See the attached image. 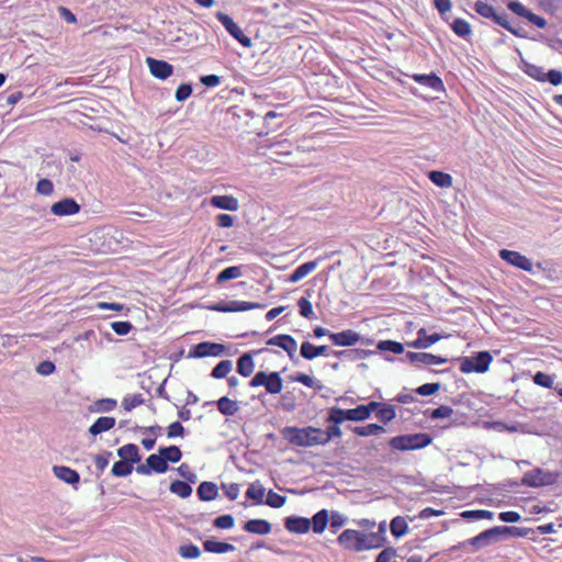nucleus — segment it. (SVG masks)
<instances>
[{"instance_id":"obj_1","label":"nucleus","mask_w":562,"mask_h":562,"mask_svg":"<svg viewBox=\"0 0 562 562\" xmlns=\"http://www.w3.org/2000/svg\"><path fill=\"white\" fill-rule=\"evenodd\" d=\"M337 542L345 550L361 552L382 547L384 539L376 532L364 533L355 529H346L338 536Z\"/></svg>"},{"instance_id":"obj_2","label":"nucleus","mask_w":562,"mask_h":562,"mask_svg":"<svg viewBox=\"0 0 562 562\" xmlns=\"http://www.w3.org/2000/svg\"><path fill=\"white\" fill-rule=\"evenodd\" d=\"M282 436L288 442L295 447H314L322 446L321 428L307 426L303 428L299 427H285L282 430Z\"/></svg>"},{"instance_id":"obj_3","label":"nucleus","mask_w":562,"mask_h":562,"mask_svg":"<svg viewBox=\"0 0 562 562\" xmlns=\"http://www.w3.org/2000/svg\"><path fill=\"white\" fill-rule=\"evenodd\" d=\"M432 441L430 435L425 432L401 435L390 439L389 445L398 451L417 450L429 446Z\"/></svg>"},{"instance_id":"obj_4","label":"nucleus","mask_w":562,"mask_h":562,"mask_svg":"<svg viewBox=\"0 0 562 562\" xmlns=\"http://www.w3.org/2000/svg\"><path fill=\"white\" fill-rule=\"evenodd\" d=\"M493 357L488 351H481L474 357H464L460 361V371L469 374L472 372L484 373L488 370Z\"/></svg>"},{"instance_id":"obj_5","label":"nucleus","mask_w":562,"mask_h":562,"mask_svg":"<svg viewBox=\"0 0 562 562\" xmlns=\"http://www.w3.org/2000/svg\"><path fill=\"white\" fill-rule=\"evenodd\" d=\"M251 386H263L269 394H279L283 387V381L278 372L266 373L257 372L251 381Z\"/></svg>"},{"instance_id":"obj_6","label":"nucleus","mask_w":562,"mask_h":562,"mask_svg":"<svg viewBox=\"0 0 562 562\" xmlns=\"http://www.w3.org/2000/svg\"><path fill=\"white\" fill-rule=\"evenodd\" d=\"M474 11L482 18L490 19L493 22H495L496 24L503 26L505 30H507L512 34H515V35L518 34V32L515 29H513L512 25L509 24V22L507 20V15L505 13L498 14L495 11L493 5H491L486 2H483V1H476L474 3Z\"/></svg>"},{"instance_id":"obj_7","label":"nucleus","mask_w":562,"mask_h":562,"mask_svg":"<svg viewBox=\"0 0 562 562\" xmlns=\"http://www.w3.org/2000/svg\"><path fill=\"white\" fill-rule=\"evenodd\" d=\"M513 527L498 526L491 529H487L477 536L471 538L469 543L475 547L476 549L484 548L490 546L491 543L497 541L501 536L510 533Z\"/></svg>"},{"instance_id":"obj_8","label":"nucleus","mask_w":562,"mask_h":562,"mask_svg":"<svg viewBox=\"0 0 562 562\" xmlns=\"http://www.w3.org/2000/svg\"><path fill=\"white\" fill-rule=\"evenodd\" d=\"M499 257L507 263L516 268H519L524 271L530 272L532 270L531 260L518 251L502 249L499 251Z\"/></svg>"},{"instance_id":"obj_9","label":"nucleus","mask_w":562,"mask_h":562,"mask_svg":"<svg viewBox=\"0 0 562 562\" xmlns=\"http://www.w3.org/2000/svg\"><path fill=\"white\" fill-rule=\"evenodd\" d=\"M294 150V145L289 139H281L278 142L272 143L265 155L273 160V161H281V157L288 156L292 154Z\"/></svg>"},{"instance_id":"obj_10","label":"nucleus","mask_w":562,"mask_h":562,"mask_svg":"<svg viewBox=\"0 0 562 562\" xmlns=\"http://www.w3.org/2000/svg\"><path fill=\"white\" fill-rule=\"evenodd\" d=\"M225 350V347L217 342L204 341L198 344L193 350L190 351V357L204 358V357H217L221 356Z\"/></svg>"},{"instance_id":"obj_11","label":"nucleus","mask_w":562,"mask_h":562,"mask_svg":"<svg viewBox=\"0 0 562 562\" xmlns=\"http://www.w3.org/2000/svg\"><path fill=\"white\" fill-rule=\"evenodd\" d=\"M146 64L150 74L158 79L165 80L173 72V67L165 60L155 59L153 57L146 58Z\"/></svg>"},{"instance_id":"obj_12","label":"nucleus","mask_w":562,"mask_h":562,"mask_svg":"<svg viewBox=\"0 0 562 562\" xmlns=\"http://www.w3.org/2000/svg\"><path fill=\"white\" fill-rule=\"evenodd\" d=\"M269 346H277L282 348L290 359H293L297 349L296 340L286 334H280L277 336L271 337L268 342Z\"/></svg>"},{"instance_id":"obj_13","label":"nucleus","mask_w":562,"mask_h":562,"mask_svg":"<svg viewBox=\"0 0 562 562\" xmlns=\"http://www.w3.org/2000/svg\"><path fill=\"white\" fill-rule=\"evenodd\" d=\"M80 211V205L71 198H66L61 201L54 203L50 206V212L56 216L75 215Z\"/></svg>"},{"instance_id":"obj_14","label":"nucleus","mask_w":562,"mask_h":562,"mask_svg":"<svg viewBox=\"0 0 562 562\" xmlns=\"http://www.w3.org/2000/svg\"><path fill=\"white\" fill-rule=\"evenodd\" d=\"M329 339L335 346L350 347L360 340V335L352 329H347L340 333H333L329 335Z\"/></svg>"},{"instance_id":"obj_15","label":"nucleus","mask_w":562,"mask_h":562,"mask_svg":"<svg viewBox=\"0 0 562 562\" xmlns=\"http://www.w3.org/2000/svg\"><path fill=\"white\" fill-rule=\"evenodd\" d=\"M411 78L425 87H428L437 92L445 90L443 81L440 77H438L436 74L431 72L428 75L425 74H413Z\"/></svg>"},{"instance_id":"obj_16","label":"nucleus","mask_w":562,"mask_h":562,"mask_svg":"<svg viewBox=\"0 0 562 562\" xmlns=\"http://www.w3.org/2000/svg\"><path fill=\"white\" fill-rule=\"evenodd\" d=\"M216 18L224 25L226 31L236 38L240 44L246 46V36L243 33L241 29L233 21L231 16L223 12H217Z\"/></svg>"},{"instance_id":"obj_17","label":"nucleus","mask_w":562,"mask_h":562,"mask_svg":"<svg viewBox=\"0 0 562 562\" xmlns=\"http://www.w3.org/2000/svg\"><path fill=\"white\" fill-rule=\"evenodd\" d=\"M441 339L442 335H440L439 333L428 335L425 328H420L417 331V339L412 342H408L407 345L416 349H426Z\"/></svg>"},{"instance_id":"obj_18","label":"nucleus","mask_w":562,"mask_h":562,"mask_svg":"<svg viewBox=\"0 0 562 562\" xmlns=\"http://www.w3.org/2000/svg\"><path fill=\"white\" fill-rule=\"evenodd\" d=\"M521 481L524 485L538 487L550 483V475L541 469H533L526 472Z\"/></svg>"},{"instance_id":"obj_19","label":"nucleus","mask_w":562,"mask_h":562,"mask_svg":"<svg viewBox=\"0 0 562 562\" xmlns=\"http://www.w3.org/2000/svg\"><path fill=\"white\" fill-rule=\"evenodd\" d=\"M407 358L413 363H422L424 366H438L447 362V358L428 352H408Z\"/></svg>"},{"instance_id":"obj_20","label":"nucleus","mask_w":562,"mask_h":562,"mask_svg":"<svg viewBox=\"0 0 562 562\" xmlns=\"http://www.w3.org/2000/svg\"><path fill=\"white\" fill-rule=\"evenodd\" d=\"M300 353L305 360H313L319 356H328V347L325 345L315 346L310 341H303L300 348Z\"/></svg>"},{"instance_id":"obj_21","label":"nucleus","mask_w":562,"mask_h":562,"mask_svg":"<svg viewBox=\"0 0 562 562\" xmlns=\"http://www.w3.org/2000/svg\"><path fill=\"white\" fill-rule=\"evenodd\" d=\"M285 528L293 533H305L311 528V521L303 517H289L285 519Z\"/></svg>"},{"instance_id":"obj_22","label":"nucleus","mask_w":562,"mask_h":562,"mask_svg":"<svg viewBox=\"0 0 562 562\" xmlns=\"http://www.w3.org/2000/svg\"><path fill=\"white\" fill-rule=\"evenodd\" d=\"M53 472L56 477L71 485L77 484L80 480L78 472L68 467L55 465Z\"/></svg>"},{"instance_id":"obj_23","label":"nucleus","mask_w":562,"mask_h":562,"mask_svg":"<svg viewBox=\"0 0 562 562\" xmlns=\"http://www.w3.org/2000/svg\"><path fill=\"white\" fill-rule=\"evenodd\" d=\"M115 418L114 417H99L89 428V432L92 436L100 435L104 431H108L112 429L115 426Z\"/></svg>"},{"instance_id":"obj_24","label":"nucleus","mask_w":562,"mask_h":562,"mask_svg":"<svg viewBox=\"0 0 562 562\" xmlns=\"http://www.w3.org/2000/svg\"><path fill=\"white\" fill-rule=\"evenodd\" d=\"M117 454L125 461L137 463L140 460L139 450L136 445L128 443L117 450Z\"/></svg>"},{"instance_id":"obj_25","label":"nucleus","mask_w":562,"mask_h":562,"mask_svg":"<svg viewBox=\"0 0 562 562\" xmlns=\"http://www.w3.org/2000/svg\"><path fill=\"white\" fill-rule=\"evenodd\" d=\"M317 267V261H308L301 266H299L289 277V281L292 283H296L303 278H305L308 273H311Z\"/></svg>"},{"instance_id":"obj_26","label":"nucleus","mask_w":562,"mask_h":562,"mask_svg":"<svg viewBox=\"0 0 562 562\" xmlns=\"http://www.w3.org/2000/svg\"><path fill=\"white\" fill-rule=\"evenodd\" d=\"M211 204L217 209L235 211L238 207L237 200L228 195H215L211 199Z\"/></svg>"},{"instance_id":"obj_27","label":"nucleus","mask_w":562,"mask_h":562,"mask_svg":"<svg viewBox=\"0 0 562 562\" xmlns=\"http://www.w3.org/2000/svg\"><path fill=\"white\" fill-rule=\"evenodd\" d=\"M352 431L360 437L379 436L385 432V428L379 424H368L366 426H356Z\"/></svg>"},{"instance_id":"obj_28","label":"nucleus","mask_w":562,"mask_h":562,"mask_svg":"<svg viewBox=\"0 0 562 562\" xmlns=\"http://www.w3.org/2000/svg\"><path fill=\"white\" fill-rule=\"evenodd\" d=\"M428 178L439 188H450L452 186V177L443 171L432 170L428 173Z\"/></svg>"},{"instance_id":"obj_29","label":"nucleus","mask_w":562,"mask_h":562,"mask_svg":"<svg viewBox=\"0 0 562 562\" xmlns=\"http://www.w3.org/2000/svg\"><path fill=\"white\" fill-rule=\"evenodd\" d=\"M247 530L256 535H268L271 531V524L265 519H251L248 520Z\"/></svg>"},{"instance_id":"obj_30","label":"nucleus","mask_w":562,"mask_h":562,"mask_svg":"<svg viewBox=\"0 0 562 562\" xmlns=\"http://www.w3.org/2000/svg\"><path fill=\"white\" fill-rule=\"evenodd\" d=\"M329 521L328 512L322 509L317 512L312 518V528L315 533H322Z\"/></svg>"},{"instance_id":"obj_31","label":"nucleus","mask_w":562,"mask_h":562,"mask_svg":"<svg viewBox=\"0 0 562 562\" xmlns=\"http://www.w3.org/2000/svg\"><path fill=\"white\" fill-rule=\"evenodd\" d=\"M218 488L212 482H203L198 488V495L202 501H212L216 498Z\"/></svg>"},{"instance_id":"obj_32","label":"nucleus","mask_w":562,"mask_h":562,"mask_svg":"<svg viewBox=\"0 0 562 562\" xmlns=\"http://www.w3.org/2000/svg\"><path fill=\"white\" fill-rule=\"evenodd\" d=\"M375 417L383 424L392 422L396 417V408L392 404L383 403Z\"/></svg>"},{"instance_id":"obj_33","label":"nucleus","mask_w":562,"mask_h":562,"mask_svg":"<svg viewBox=\"0 0 562 562\" xmlns=\"http://www.w3.org/2000/svg\"><path fill=\"white\" fill-rule=\"evenodd\" d=\"M116 405L117 402L114 398H101L93 402L89 409L93 413L111 412L116 407Z\"/></svg>"},{"instance_id":"obj_34","label":"nucleus","mask_w":562,"mask_h":562,"mask_svg":"<svg viewBox=\"0 0 562 562\" xmlns=\"http://www.w3.org/2000/svg\"><path fill=\"white\" fill-rule=\"evenodd\" d=\"M391 532L394 537L398 538L404 536L408 530L407 521L404 517L396 516L391 520L390 524Z\"/></svg>"},{"instance_id":"obj_35","label":"nucleus","mask_w":562,"mask_h":562,"mask_svg":"<svg viewBox=\"0 0 562 562\" xmlns=\"http://www.w3.org/2000/svg\"><path fill=\"white\" fill-rule=\"evenodd\" d=\"M291 380L294 382L302 383L303 385L311 387V389H315V390L323 389V384L321 381L315 380L314 378H312L311 375L305 374V373H301V372L296 373L295 375L291 376Z\"/></svg>"},{"instance_id":"obj_36","label":"nucleus","mask_w":562,"mask_h":562,"mask_svg":"<svg viewBox=\"0 0 562 562\" xmlns=\"http://www.w3.org/2000/svg\"><path fill=\"white\" fill-rule=\"evenodd\" d=\"M204 549L207 552L212 553H225L234 549V547L226 542L215 541V540H206L204 543Z\"/></svg>"},{"instance_id":"obj_37","label":"nucleus","mask_w":562,"mask_h":562,"mask_svg":"<svg viewBox=\"0 0 562 562\" xmlns=\"http://www.w3.org/2000/svg\"><path fill=\"white\" fill-rule=\"evenodd\" d=\"M147 463L149 464L151 472L165 473L168 470V464L160 453L150 454L147 458Z\"/></svg>"},{"instance_id":"obj_38","label":"nucleus","mask_w":562,"mask_h":562,"mask_svg":"<svg viewBox=\"0 0 562 562\" xmlns=\"http://www.w3.org/2000/svg\"><path fill=\"white\" fill-rule=\"evenodd\" d=\"M338 425L339 424H334L328 426L325 430L321 429L322 446L327 445L333 438L341 437L342 432Z\"/></svg>"},{"instance_id":"obj_39","label":"nucleus","mask_w":562,"mask_h":562,"mask_svg":"<svg viewBox=\"0 0 562 562\" xmlns=\"http://www.w3.org/2000/svg\"><path fill=\"white\" fill-rule=\"evenodd\" d=\"M327 420L334 424H341L345 420H350L349 411L340 407H331L329 409Z\"/></svg>"},{"instance_id":"obj_40","label":"nucleus","mask_w":562,"mask_h":562,"mask_svg":"<svg viewBox=\"0 0 562 562\" xmlns=\"http://www.w3.org/2000/svg\"><path fill=\"white\" fill-rule=\"evenodd\" d=\"M159 453L165 459L166 463L168 461L176 463V462L180 461L181 456H182L181 450L177 446L160 448Z\"/></svg>"},{"instance_id":"obj_41","label":"nucleus","mask_w":562,"mask_h":562,"mask_svg":"<svg viewBox=\"0 0 562 562\" xmlns=\"http://www.w3.org/2000/svg\"><path fill=\"white\" fill-rule=\"evenodd\" d=\"M524 71L532 79L540 81V82H546V78H544L546 71L542 67H540L538 65L526 63L524 66Z\"/></svg>"},{"instance_id":"obj_42","label":"nucleus","mask_w":562,"mask_h":562,"mask_svg":"<svg viewBox=\"0 0 562 562\" xmlns=\"http://www.w3.org/2000/svg\"><path fill=\"white\" fill-rule=\"evenodd\" d=\"M218 312H236V311H245L246 302L232 301L229 303L221 302L212 307Z\"/></svg>"},{"instance_id":"obj_43","label":"nucleus","mask_w":562,"mask_h":562,"mask_svg":"<svg viewBox=\"0 0 562 562\" xmlns=\"http://www.w3.org/2000/svg\"><path fill=\"white\" fill-rule=\"evenodd\" d=\"M217 408L224 415H234L238 409V405L235 401L224 396L218 400Z\"/></svg>"},{"instance_id":"obj_44","label":"nucleus","mask_w":562,"mask_h":562,"mask_svg":"<svg viewBox=\"0 0 562 562\" xmlns=\"http://www.w3.org/2000/svg\"><path fill=\"white\" fill-rule=\"evenodd\" d=\"M170 492L182 497H189L192 493L191 486L183 481H173L170 484Z\"/></svg>"},{"instance_id":"obj_45","label":"nucleus","mask_w":562,"mask_h":562,"mask_svg":"<svg viewBox=\"0 0 562 562\" xmlns=\"http://www.w3.org/2000/svg\"><path fill=\"white\" fill-rule=\"evenodd\" d=\"M453 32L460 37H467L471 33V25L463 19H456L451 24Z\"/></svg>"},{"instance_id":"obj_46","label":"nucleus","mask_w":562,"mask_h":562,"mask_svg":"<svg viewBox=\"0 0 562 562\" xmlns=\"http://www.w3.org/2000/svg\"><path fill=\"white\" fill-rule=\"evenodd\" d=\"M378 349L381 351H391L395 355H400L404 351V346L403 344L394 340H381L378 344Z\"/></svg>"},{"instance_id":"obj_47","label":"nucleus","mask_w":562,"mask_h":562,"mask_svg":"<svg viewBox=\"0 0 562 562\" xmlns=\"http://www.w3.org/2000/svg\"><path fill=\"white\" fill-rule=\"evenodd\" d=\"M232 368L233 362L231 360H223L214 367L212 376L215 379H223L231 372Z\"/></svg>"},{"instance_id":"obj_48","label":"nucleus","mask_w":562,"mask_h":562,"mask_svg":"<svg viewBox=\"0 0 562 562\" xmlns=\"http://www.w3.org/2000/svg\"><path fill=\"white\" fill-rule=\"evenodd\" d=\"M143 402H144V398H143L142 394L126 395L122 400V406H123V408L126 412H131L135 407L139 406L140 404H143Z\"/></svg>"},{"instance_id":"obj_49","label":"nucleus","mask_w":562,"mask_h":562,"mask_svg":"<svg viewBox=\"0 0 562 562\" xmlns=\"http://www.w3.org/2000/svg\"><path fill=\"white\" fill-rule=\"evenodd\" d=\"M178 552L183 559H198L201 555V550L195 544L180 546Z\"/></svg>"},{"instance_id":"obj_50","label":"nucleus","mask_w":562,"mask_h":562,"mask_svg":"<svg viewBox=\"0 0 562 562\" xmlns=\"http://www.w3.org/2000/svg\"><path fill=\"white\" fill-rule=\"evenodd\" d=\"M426 414L430 419L450 418L453 415V409L450 406L441 405Z\"/></svg>"},{"instance_id":"obj_51","label":"nucleus","mask_w":562,"mask_h":562,"mask_svg":"<svg viewBox=\"0 0 562 562\" xmlns=\"http://www.w3.org/2000/svg\"><path fill=\"white\" fill-rule=\"evenodd\" d=\"M465 519H493L494 513L485 509L465 510L461 514Z\"/></svg>"},{"instance_id":"obj_52","label":"nucleus","mask_w":562,"mask_h":562,"mask_svg":"<svg viewBox=\"0 0 562 562\" xmlns=\"http://www.w3.org/2000/svg\"><path fill=\"white\" fill-rule=\"evenodd\" d=\"M133 471V467L125 460L117 461L112 467V474L114 476H126L131 474Z\"/></svg>"},{"instance_id":"obj_53","label":"nucleus","mask_w":562,"mask_h":562,"mask_svg":"<svg viewBox=\"0 0 562 562\" xmlns=\"http://www.w3.org/2000/svg\"><path fill=\"white\" fill-rule=\"evenodd\" d=\"M265 488L257 483H251L248 486V498L256 501L257 504L263 503Z\"/></svg>"},{"instance_id":"obj_54","label":"nucleus","mask_w":562,"mask_h":562,"mask_svg":"<svg viewBox=\"0 0 562 562\" xmlns=\"http://www.w3.org/2000/svg\"><path fill=\"white\" fill-rule=\"evenodd\" d=\"M286 498L276 492L269 491L265 503L273 508H280L284 505Z\"/></svg>"},{"instance_id":"obj_55","label":"nucleus","mask_w":562,"mask_h":562,"mask_svg":"<svg viewBox=\"0 0 562 562\" xmlns=\"http://www.w3.org/2000/svg\"><path fill=\"white\" fill-rule=\"evenodd\" d=\"M241 276V268L240 267H229L224 269L218 276L217 281L223 282L231 279H235Z\"/></svg>"},{"instance_id":"obj_56","label":"nucleus","mask_w":562,"mask_h":562,"mask_svg":"<svg viewBox=\"0 0 562 562\" xmlns=\"http://www.w3.org/2000/svg\"><path fill=\"white\" fill-rule=\"evenodd\" d=\"M349 417L351 422H363L369 418L368 411L364 408V405H358L355 408H350Z\"/></svg>"},{"instance_id":"obj_57","label":"nucleus","mask_w":562,"mask_h":562,"mask_svg":"<svg viewBox=\"0 0 562 562\" xmlns=\"http://www.w3.org/2000/svg\"><path fill=\"white\" fill-rule=\"evenodd\" d=\"M297 306L300 308L301 316L304 318H312L314 316L312 303L306 297L299 299Z\"/></svg>"},{"instance_id":"obj_58","label":"nucleus","mask_w":562,"mask_h":562,"mask_svg":"<svg viewBox=\"0 0 562 562\" xmlns=\"http://www.w3.org/2000/svg\"><path fill=\"white\" fill-rule=\"evenodd\" d=\"M535 384L551 389L553 386V378L543 372H537L532 378Z\"/></svg>"},{"instance_id":"obj_59","label":"nucleus","mask_w":562,"mask_h":562,"mask_svg":"<svg viewBox=\"0 0 562 562\" xmlns=\"http://www.w3.org/2000/svg\"><path fill=\"white\" fill-rule=\"evenodd\" d=\"M36 192L42 195H52L54 192V184L48 179H41L36 184Z\"/></svg>"},{"instance_id":"obj_60","label":"nucleus","mask_w":562,"mask_h":562,"mask_svg":"<svg viewBox=\"0 0 562 562\" xmlns=\"http://www.w3.org/2000/svg\"><path fill=\"white\" fill-rule=\"evenodd\" d=\"M370 355H372L371 350L366 349H348V357L347 360L349 361H359L367 359Z\"/></svg>"},{"instance_id":"obj_61","label":"nucleus","mask_w":562,"mask_h":562,"mask_svg":"<svg viewBox=\"0 0 562 562\" xmlns=\"http://www.w3.org/2000/svg\"><path fill=\"white\" fill-rule=\"evenodd\" d=\"M507 8L517 14L518 16L527 19V16L530 13V10H528L521 2L519 1H509L507 4Z\"/></svg>"},{"instance_id":"obj_62","label":"nucleus","mask_w":562,"mask_h":562,"mask_svg":"<svg viewBox=\"0 0 562 562\" xmlns=\"http://www.w3.org/2000/svg\"><path fill=\"white\" fill-rule=\"evenodd\" d=\"M439 389V383H425L416 389V393L422 396H429L438 392Z\"/></svg>"},{"instance_id":"obj_63","label":"nucleus","mask_w":562,"mask_h":562,"mask_svg":"<svg viewBox=\"0 0 562 562\" xmlns=\"http://www.w3.org/2000/svg\"><path fill=\"white\" fill-rule=\"evenodd\" d=\"M329 521H330V528L335 532L336 530H338L346 524L347 518L338 512H333L330 515Z\"/></svg>"},{"instance_id":"obj_64","label":"nucleus","mask_w":562,"mask_h":562,"mask_svg":"<svg viewBox=\"0 0 562 562\" xmlns=\"http://www.w3.org/2000/svg\"><path fill=\"white\" fill-rule=\"evenodd\" d=\"M111 328L117 334V335H127L131 329L133 328L132 324L130 322H113L111 323Z\"/></svg>"}]
</instances>
